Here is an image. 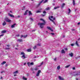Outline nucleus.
<instances>
[{
  "label": "nucleus",
  "mask_w": 80,
  "mask_h": 80,
  "mask_svg": "<svg viewBox=\"0 0 80 80\" xmlns=\"http://www.w3.org/2000/svg\"><path fill=\"white\" fill-rule=\"evenodd\" d=\"M40 20L42 21V22H43L44 23L39 22L38 23V25H39L40 27V28H43V27H44V25H45V23L46 22H45V20L42 18L40 19Z\"/></svg>",
  "instance_id": "nucleus-1"
},
{
  "label": "nucleus",
  "mask_w": 80,
  "mask_h": 80,
  "mask_svg": "<svg viewBox=\"0 0 80 80\" xmlns=\"http://www.w3.org/2000/svg\"><path fill=\"white\" fill-rule=\"evenodd\" d=\"M5 20L7 22H11V20L9 19L8 18H5Z\"/></svg>",
  "instance_id": "nucleus-2"
},
{
  "label": "nucleus",
  "mask_w": 80,
  "mask_h": 80,
  "mask_svg": "<svg viewBox=\"0 0 80 80\" xmlns=\"http://www.w3.org/2000/svg\"><path fill=\"white\" fill-rule=\"evenodd\" d=\"M44 1V0H42L41 1H40V2L39 4L36 6V8H37V7H38L40 5V4Z\"/></svg>",
  "instance_id": "nucleus-3"
},
{
  "label": "nucleus",
  "mask_w": 80,
  "mask_h": 80,
  "mask_svg": "<svg viewBox=\"0 0 80 80\" xmlns=\"http://www.w3.org/2000/svg\"><path fill=\"white\" fill-rule=\"evenodd\" d=\"M47 28L48 29V30H51L52 32H53V30L52 29V28L50 27H47Z\"/></svg>",
  "instance_id": "nucleus-4"
},
{
  "label": "nucleus",
  "mask_w": 80,
  "mask_h": 80,
  "mask_svg": "<svg viewBox=\"0 0 80 80\" xmlns=\"http://www.w3.org/2000/svg\"><path fill=\"white\" fill-rule=\"evenodd\" d=\"M8 15H9V17H12V18H13L15 17L14 15H13L12 14H10L9 13H8Z\"/></svg>",
  "instance_id": "nucleus-5"
},
{
  "label": "nucleus",
  "mask_w": 80,
  "mask_h": 80,
  "mask_svg": "<svg viewBox=\"0 0 80 80\" xmlns=\"http://www.w3.org/2000/svg\"><path fill=\"white\" fill-rule=\"evenodd\" d=\"M28 11V10H26L25 11L24 13V15H27Z\"/></svg>",
  "instance_id": "nucleus-6"
},
{
  "label": "nucleus",
  "mask_w": 80,
  "mask_h": 80,
  "mask_svg": "<svg viewBox=\"0 0 80 80\" xmlns=\"http://www.w3.org/2000/svg\"><path fill=\"white\" fill-rule=\"evenodd\" d=\"M18 73V71H17L13 72L14 75V76L16 77V76H17V75H16V73Z\"/></svg>",
  "instance_id": "nucleus-7"
},
{
  "label": "nucleus",
  "mask_w": 80,
  "mask_h": 80,
  "mask_svg": "<svg viewBox=\"0 0 80 80\" xmlns=\"http://www.w3.org/2000/svg\"><path fill=\"white\" fill-rule=\"evenodd\" d=\"M58 78L59 80H64V78H62V77L60 76H59Z\"/></svg>",
  "instance_id": "nucleus-8"
},
{
  "label": "nucleus",
  "mask_w": 80,
  "mask_h": 80,
  "mask_svg": "<svg viewBox=\"0 0 80 80\" xmlns=\"http://www.w3.org/2000/svg\"><path fill=\"white\" fill-rule=\"evenodd\" d=\"M65 5V3H63L62 4V5L61 6V8H63V7H64V6Z\"/></svg>",
  "instance_id": "nucleus-9"
},
{
  "label": "nucleus",
  "mask_w": 80,
  "mask_h": 80,
  "mask_svg": "<svg viewBox=\"0 0 80 80\" xmlns=\"http://www.w3.org/2000/svg\"><path fill=\"white\" fill-rule=\"evenodd\" d=\"M27 51L28 52H32V49H31V48L28 49L27 50Z\"/></svg>",
  "instance_id": "nucleus-10"
},
{
  "label": "nucleus",
  "mask_w": 80,
  "mask_h": 80,
  "mask_svg": "<svg viewBox=\"0 0 80 80\" xmlns=\"http://www.w3.org/2000/svg\"><path fill=\"white\" fill-rule=\"evenodd\" d=\"M19 42H23V40L22 39H18L17 40Z\"/></svg>",
  "instance_id": "nucleus-11"
},
{
  "label": "nucleus",
  "mask_w": 80,
  "mask_h": 80,
  "mask_svg": "<svg viewBox=\"0 0 80 80\" xmlns=\"http://www.w3.org/2000/svg\"><path fill=\"white\" fill-rule=\"evenodd\" d=\"M16 25H17L16 23L14 24L11 26V28H14V27H15V26Z\"/></svg>",
  "instance_id": "nucleus-12"
},
{
  "label": "nucleus",
  "mask_w": 80,
  "mask_h": 80,
  "mask_svg": "<svg viewBox=\"0 0 80 80\" xmlns=\"http://www.w3.org/2000/svg\"><path fill=\"white\" fill-rule=\"evenodd\" d=\"M7 24V23L5 21H4L2 23V25L3 26H5V25H6Z\"/></svg>",
  "instance_id": "nucleus-13"
},
{
  "label": "nucleus",
  "mask_w": 80,
  "mask_h": 80,
  "mask_svg": "<svg viewBox=\"0 0 80 80\" xmlns=\"http://www.w3.org/2000/svg\"><path fill=\"white\" fill-rule=\"evenodd\" d=\"M69 55H70L71 57H73V53H70Z\"/></svg>",
  "instance_id": "nucleus-14"
},
{
  "label": "nucleus",
  "mask_w": 80,
  "mask_h": 80,
  "mask_svg": "<svg viewBox=\"0 0 80 80\" xmlns=\"http://www.w3.org/2000/svg\"><path fill=\"white\" fill-rule=\"evenodd\" d=\"M32 12L30 11H29V15H32Z\"/></svg>",
  "instance_id": "nucleus-15"
},
{
  "label": "nucleus",
  "mask_w": 80,
  "mask_h": 80,
  "mask_svg": "<svg viewBox=\"0 0 80 80\" xmlns=\"http://www.w3.org/2000/svg\"><path fill=\"white\" fill-rule=\"evenodd\" d=\"M61 53H65V50L63 49H62L61 51Z\"/></svg>",
  "instance_id": "nucleus-16"
},
{
  "label": "nucleus",
  "mask_w": 80,
  "mask_h": 80,
  "mask_svg": "<svg viewBox=\"0 0 80 80\" xmlns=\"http://www.w3.org/2000/svg\"><path fill=\"white\" fill-rule=\"evenodd\" d=\"M27 64L28 67H30V65H31L30 62H28Z\"/></svg>",
  "instance_id": "nucleus-17"
},
{
  "label": "nucleus",
  "mask_w": 80,
  "mask_h": 80,
  "mask_svg": "<svg viewBox=\"0 0 80 80\" xmlns=\"http://www.w3.org/2000/svg\"><path fill=\"white\" fill-rule=\"evenodd\" d=\"M6 32H7V31L5 30H3L2 31L1 33H6Z\"/></svg>",
  "instance_id": "nucleus-18"
},
{
  "label": "nucleus",
  "mask_w": 80,
  "mask_h": 80,
  "mask_svg": "<svg viewBox=\"0 0 80 80\" xmlns=\"http://www.w3.org/2000/svg\"><path fill=\"white\" fill-rule=\"evenodd\" d=\"M80 72H79V73L76 74L74 75V76H77V75H80Z\"/></svg>",
  "instance_id": "nucleus-19"
},
{
  "label": "nucleus",
  "mask_w": 80,
  "mask_h": 80,
  "mask_svg": "<svg viewBox=\"0 0 80 80\" xmlns=\"http://www.w3.org/2000/svg\"><path fill=\"white\" fill-rule=\"evenodd\" d=\"M75 44L78 46V47H79V45H78V42L77 41H76V42L75 43Z\"/></svg>",
  "instance_id": "nucleus-20"
},
{
  "label": "nucleus",
  "mask_w": 80,
  "mask_h": 80,
  "mask_svg": "<svg viewBox=\"0 0 80 80\" xmlns=\"http://www.w3.org/2000/svg\"><path fill=\"white\" fill-rule=\"evenodd\" d=\"M75 44L78 46V47H79V45H78V42L77 41H76V42L75 43Z\"/></svg>",
  "instance_id": "nucleus-21"
},
{
  "label": "nucleus",
  "mask_w": 80,
  "mask_h": 80,
  "mask_svg": "<svg viewBox=\"0 0 80 80\" xmlns=\"http://www.w3.org/2000/svg\"><path fill=\"white\" fill-rule=\"evenodd\" d=\"M57 68L58 70H60V65L58 66L57 67Z\"/></svg>",
  "instance_id": "nucleus-22"
},
{
  "label": "nucleus",
  "mask_w": 80,
  "mask_h": 80,
  "mask_svg": "<svg viewBox=\"0 0 80 80\" xmlns=\"http://www.w3.org/2000/svg\"><path fill=\"white\" fill-rule=\"evenodd\" d=\"M49 20H50L51 21H52V22H54V21L52 20V19H51L50 17H49Z\"/></svg>",
  "instance_id": "nucleus-23"
},
{
  "label": "nucleus",
  "mask_w": 80,
  "mask_h": 80,
  "mask_svg": "<svg viewBox=\"0 0 80 80\" xmlns=\"http://www.w3.org/2000/svg\"><path fill=\"white\" fill-rule=\"evenodd\" d=\"M5 63H6V62L3 61L2 63H1V65H4Z\"/></svg>",
  "instance_id": "nucleus-24"
},
{
  "label": "nucleus",
  "mask_w": 80,
  "mask_h": 80,
  "mask_svg": "<svg viewBox=\"0 0 80 80\" xmlns=\"http://www.w3.org/2000/svg\"><path fill=\"white\" fill-rule=\"evenodd\" d=\"M50 10V8L49 7H48L46 8L45 9L46 10Z\"/></svg>",
  "instance_id": "nucleus-25"
},
{
  "label": "nucleus",
  "mask_w": 80,
  "mask_h": 80,
  "mask_svg": "<svg viewBox=\"0 0 80 80\" xmlns=\"http://www.w3.org/2000/svg\"><path fill=\"white\" fill-rule=\"evenodd\" d=\"M42 12V11L40 10H38L36 12V13H41Z\"/></svg>",
  "instance_id": "nucleus-26"
},
{
  "label": "nucleus",
  "mask_w": 80,
  "mask_h": 80,
  "mask_svg": "<svg viewBox=\"0 0 80 80\" xmlns=\"http://www.w3.org/2000/svg\"><path fill=\"white\" fill-rule=\"evenodd\" d=\"M22 79H23V80H27V78H25L24 76H23V77Z\"/></svg>",
  "instance_id": "nucleus-27"
},
{
  "label": "nucleus",
  "mask_w": 80,
  "mask_h": 80,
  "mask_svg": "<svg viewBox=\"0 0 80 80\" xmlns=\"http://www.w3.org/2000/svg\"><path fill=\"white\" fill-rule=\"evenodd\" d=\"M70 66V65H68L66 66L65 67V68H68Z\"/></svg>",
  "instance_id": "nucleus-28"
},
{
  "label": "nucleus",
  "mask_w": 80,
  "mask_h": 80,
  "mask_svg": "<svg viewBox=\"0 0 80 80\" xmlns=\"http://www.w3.org/2000/svg\"><path fill=\"white\" fill-rule=\"evenodd\" d=\"M68 10H69V12H68V14H69V13H70V12H71V10H70V8H68Z\"/></svg>",
  "instance_id": "nucleus-29"
},
{
  "label": "nucleus",
  "mask_w": 80,
  "mask_h": 80,
  "mask_svg": "<svg viewBox=\"0 0 80 80\" xmlns=\"http://www.w3.org/2000/svg\"><path fill=\"white\" fill-rule=\"evenodd\" d=\"M43 62H42V63L40 64V65L39 66H38V67H41V66H42V65H43Z\"/></svg>",
  "instance_id": "nucleus-30"
},
{
  "label": "nucleus",
  "mask_w": 80,
  "mask_h": 80,
  "mask_svg": "<svg viewBox=\"0 0 80 80\" xmlns=\"http://www.w3.org/2000/svg\"><path fill=\"white\" fill-rule=\"evenodd\" d=\"M72 4H73V5H75V0H73V1Z\"/></svg>",
  "instance_id": "nucleus-31"
},
{
  "label": "nucleus",
  "mask_w": 80,
  "mask_h": 80,
  "mask_svg": "<svg viewBox=\"0 0 80 80\" xmlns=\"http://www.w3.org/2000/svg\"><path fill=\"white\" fill-rule=\"evenodd\" d=\"M22 57H23V59H25V58H27V57H25V55H22Z\"/></svg>",
  "instance_id": "nucleus-32"
},
{
  "label": "nucleus",
  "mask_w": 80,
  "mask_h": 80,
  "mask_svg": "<svg viewBox=\"0 0 80 80\" xmlns=\"http://www.w3.org/2000/svg\"><path fill=\"white\" fill-rule=\"evenodd\" d=\"M27 36H28V35H26L25 36H24V37H23L24 38H27Z\"/></svg>",
  "instance_id": "nucleus-33"
},
{
  "label": "nucleus",
  "mask_w": 80,
  "mask_h": 80,
  "mask_svg": "<svg viewBox=\"0 0 80 80\" xmlns=\"http://www.w3.org/2000/svg\"><path fill=\"white\" fill-rule=\"evenodd\" d=\"M21 55H25V53H24V52H22L21 53Z\"/></svg>",
  "instance_id": "nucleus-34"
},
{
  "label": "nucleus",
  "mask_w": 80,
  "mask_h": 80,
  "mask_svg": "<svg viewBox=\"0 0 80 80\" xmlns=\"http://www.w3.org/2000/svg\"><path fill=\"white\" fill-rule=\"evenodd\" d=\"M48 1V0H45V1L43 2V3H47Z\"/></svg>",
  "instance_id": "nucleus-35"
},
{
  "label": "nucleus",
  "mask_w": 80,
  "mask_h": 80,
  "mask_svg": "<svg viewBox=\"0 0 80 80\" xmlns=\"http://www.w3.org/2000/svg\"><path fill=\"white\" fill-rule=\"evenodd\" d=\"M59 8V7H54V8L55 10V9H57V8Z\"/></svg>",
  "instance_id": "nucleus-36"
},
{
  "label": "nucleus",
  "mask_w": 80,
  "mask_h": 80,
  "mask_svg": "<svg viewBox=\"0 0 80 80\" xmlns=\"http://www.w3.org/2000/svg\"><path fill=\"white\" fill-rule=\"evenodd\" d=\"M39 75H40V73H38V72L37 73V74H36V76L37 77H38L39 76Z\"/></svg>",
  "instance_id": "nucleus-37"
},
{
  "label": "nucleus",
  "mask_w": 80,
  "mask_h": 80,
  "mask_svg": "<svg viewBox=\"0 0 80 80\" xmlns=\"http://www.w3.org/2000/svg\"><path fill=\"white\" fill-rule=\"evenodd\" d=\"M31 70L32 72H34V69L33 68H31Z\"/></svg>",
  "instance_id": "nucleus-38"
},
{
  "label": "nucleus",
  "mask_w": 80,
  "mask_h": 80,
  "mask_svg": "<svg viewBox=\"0 0 80 80\" xmlns=\"http://www.w3.org/2000/svg\"><path fill=\"white\" fill-rule=\"evenodd\" d=\"M41 72V70H39L38 72V73H39Z\"/></svg>",
  "instance_id": "nucleus-39"
},
{
  "label": "nucleus",
  "mask_w": 80,
  "mask_h": 80,
  "mask_svg": "<svg viewBox=\"0 0 80 80\" xmlns=\"http://www.w3.org/2000/svg\"><path fill=\"white\" fill-rule=\"evenodd\" d=\"M9 49H10V48H5L6 50H9Z\"/></svg>",
  "instance_id": "nucleus-40"
},
{
  "label": "nucleus",
  "mask_w": 80,
  "mask_h": 80,
  "mask_svg": "<svg viewBox=\"0 0 80 80\" xmlns=\"http://www.w3.org/2000/svg\"><path fill=\"white\" fill-rule=\"evenodd\" d=\"M23 8L22 9V10H25V6H23Z\"/></svg>",
  "instance_id": "nucleus-41"
},
{
  "label": "nucleus",
  "mask_w": 80,
  "mask_h": 80,
  "mask_svg": "<svg viewBox=\"0 0 80 80\" xmlns=\"http://www.w3.org/2000/svg\"><path fill=\"white\" fill-rule=\"evenodd\" d=\"M30 63H31V65H34L33 62H32Z\"/></svg>",
  "instance_id": "nucleus-42"
},
{
  "label": "nucleus",
  "mask_w": 80,
  "mask_h": 80,
  "mask_svg": "<svg viewBox=\"0 0 80 80\" xmlns=\"http://www.w3.org/2000/svg\"><path fill=\"white\" fill-rule=\"evenodd\" d=\"M24 35H22L21 36V38H22V37H24Z\"/></svg>",
  "instance_id": "nucleus-43"
},
{
  "label": "nucleus",
  "mask_w": 80,
  "mask_h": 80,
  "mask_svg": "<svg viewBox=\"0 0 80 80\" xmlns=\"http://www.w3.org/2000/svg\"><path fill=\"white\" fill-rule=\"evenodd\" d=\"M37 48V46H35L33 48L34 49H35V48Z\"/></svg>",
  "instance_id": "nucleus-44"
},
{
  "label": "nucleus",
  "mask_w": 80,
  "mask_h": 80,
  "mask_svg": "<svg viewBox=\"0 0 80 80\" xmlns=\"http://www.w3.org/2000/svg\"><path fill=\"white\" fill-rule=\"evenodd\" d=\"M43 13H47V12L45 11H44L43 12Z\"/></svg>",
  "instance_id": "nucleus-45"
},
{
  "label": "nucleus",
  "mask_w": 80,
  "mask_h": 80,
  "mask_svg": "<svg viewBox=\"0 0 80 80\" xmlns=\"http://www.w3.org/2000/svg\"><path fill=\"white\" fill-rule=\"evenodd\" d=\"M34 70H38V68H36L35 69H34Z\"/></svg>",
  "instance_id": "nucleus-46"
},
{
  "label": "nucleus",
  "mask_w": 80,
  "mask_h": 80,
  "mask_svg": "<svg viewBox=\"0 0 80 80\" xmlns=\"http://www.w3.org/2000/svg\"><path fill=\"white\" fill-rule=\"evenodd\" d=\"M42 17H45V14H42Z\"/></svg>",
  "instance_id": "nucleus-47"
},
{
  "label": "nucleus",
  "mask_w": 80,
  "mask_h": 80,
  "mask_svg": "<svg viewBox=\"0 0 80 80\" xmlns=\"http://www.w3.org/2000/svg\"><path fill=\"white\" fill-rule=\"evenodd\" d=\"M36 30H36V29L32 30V32H35V31H36Z\"/></svg>",
  "instance_id": "nucleus-48"
},
{
  "label": "nucleus",
  "mask_w": 80,
  "mask_h": 80,
  "mask_svg": "<svg viewBox=\"0 0 80 80\" xmlns=\"http://www.w3.org/2000/svg\"><path fill=\"white\" fill-rule=\"evenodd\" d=\"M7 47H10V45L9 44L7 45Z\"/></svg>",
  "instance_id": "nucleus-49"
},
{
  "label": "nucleus",
  "mask_w": 80,
  "mask_h": 80,
  "mask_svg": "<svg viewBox=\"0 0 80 80\" xmlns=\"http://www.w3.org/2000/svg\"><path fill=\"white\" fill-rule=\"evenodd\" d=\"M30 20H32V21H33V18H30Z\"/></svg>",
  "instance_id": "nucleus-50"
},
{
  "label": "nucleus",
  "mask_w": 80,
  "mask_h": 80,
  "mask_svg": "<svg viewBox=\"0 0 80 80\" xmlns=\"http://www.w3.org/2000/svg\"><path fill=\"white\" fill-rule=\"evenodd\" d=\"M71 46H72V47H73V46H74V44H71Z\"/></svg>",
  "instance_id": "nucleus-51"
},
{
  "label": "nucleus",
  "mask_w": 80,
  "mask_h": 80,
  "mask_svg": "<svg viewBox=\"0 0 80 80\" xmlns=\"http://www.w3.org/2000/svg\"><path fill=\"white\" fill-rule=\"evenodd\" d=\"M51 35H54V34H54V33H51Z\"/></svg>",
  "instance_id": "nucleus-52"
},
{
  "label": "nucleus",
  "mask_w": 80,
  "mask_h": 80,
  "mask_svg": "<svg viewBox=\"0 0 80 80\" xmlns=\"http://www.w3.org/2000/svg\"><path fill=\"white\" fill-rule=\"evenodd\" d=\"M72 69L73 70H75V68L73 67V68H72Z\"/></svg>",
  "instance_id": "nucleus-53"
},
{
  "label": "nucleus",
  "mask_w": 80,
  "mask_h": 80,
  "mask_svg": "<svg viewBox=\"0 0 80 80\" xmlns=\"http://www.w3.org/2000/svg\"><path fill=\"white\" fill-rule=\"evenodd\" d=\"M29 76V74L28 73L27 74V76L28 77Z\"/></svg>",
  "instance_id": "nucleus-54"
},
{
  "label": "nucleus",
  "mask_w": 80,
  "mask_h": 80,
  "mask_svg": "<svg viewBox=\"0 0 80 80\" xmlns=\"http://www.w3.org/2000/svg\"><path fill=\"white\" fill-rule=\"evenodd\" d=\"M65 50H66V51L68 50V49L67 48H65Z\"/></svg>",
  "instance_id": "nucleus-55"
},
{
  "label": "nucleus",
  "mask_w": 80,
  "mask_h": 80,
  "mask_svg": "<svg viewBox=\"0 0 80 80\" xmlns=\"http://www.w3.org/2000/svg\"><path fill=\"white\" fill-rule=\"evenodd\" d=\"M2 36V37H3V34H1V35H0V37Z\"/></svg>",
  "instance_id": "nucleus-56"
},
{
  "label": "nucleus",
  "mask_w": 80,
  "mask_h": 80,
  "mask_svg": "<svg viewBox=\"0 0 80 80\" xmlns=\"http://www.w3.org/2000/svg\"><path fill=\"white\" fill-rule=\"evenodd\" d=\"M16 36H17V37H19V36H20V35L19 34H18L16 35Z\"/></svg>",
  "instance_id": "nucleus-57"
},
{
  "label": "nucleus",
  "mask_w": 80,
  "mask_h": 80,
  "mask_svg": "<svg viewBox=\"0 0 80 80\" xmlns=\"http://www.w3.org/2000/svg\"><path fill=\"white\" fill-rule=\"evenodd\" d=\"M54 61H56V60H57V58H55L54 59Z\"/></svg>",
  "instance_id": "nucleus-58"
},
{
  "label": "nucleus",
  "mask_w": 80,
  "mask_h": 80,
  "mask_svg": "<svg viewBox=\"0 0 80 80\" xmlns=\"http://www.w3.org/2000/svg\"><path fill=\"white\" fill-rule=\"evenodd\" d=\"M51 18H53V16H51Z\"/></svg>",
  "instance_id": "nucleus-59"
},
{
  "label": "nucleus",
  "mask_w": 80,
  "mask_h": 80,
  "mask_svg": "<svg viewBox=\"0 0 80 80\" xmlns=\"http://www.w3.org/2000/svg\"><path fill=\"white\" fill-rule=\"evenodd\" d=\"M72 31H74L75 30V29H72Z\"/></svg>",
  "instance_id": "nucleus-60"
},
{
  "label": "nucleus",
  "mask_w": 80,
  "mask_h": 80,
  "mask_svg": "<svg viewBox=\"0 0 80 80\" xmlns=\"http://www.w3.org/2000/svg\"><path fill=\"white\" fill-rule=\"evenodd\" d=\"M80 22H79L78 23V25H80Z\"/></svg>",
  "instance_id": "nucleus-61"
},
{
  "label": "nucleus",
  "mask_w": 80,
  "mask_h": 80,
  "mask_svg": "<svg viewBox=\"0 0 80 80\" xmlns=\"http://www.w3.org/2000/svg\"><path fill=\"white\" fill-rule=\"evenodd\" d=\"M20 16H18L17 17L18 18H20Z\"/></svg>",
  "instance_id": "nucleus-62"
},
{
  "label": "nucleus",
  "mask_w": 80,
  "mask_h": 80,
  "mask_svg": "<svg viewBox=\"0 0 80 80\" xmlns=\"http://www.w3.org/2000/svg\"><path fill=\"white\" fill-rule=\"evenodd\" d=\"M26 62H25L24 63V65H26Z\"/></svg>",
  "instance_id": "nucleus-63"
},
{
  "label": "nucleus",
  "mask_w": 80,
  "mask_h": 80,
  "mask_svg": "<svg viewBox=\"0 0 80 80\" xmlns=\"http://www.w3.org/2000/svg\"><path fill=\"white\" fill-rule=\"evenodd\" d=\"M38 46H40V44H38Z\"/></svg>",
  "instance_id": "nucleus-64"
}]
</instances>
